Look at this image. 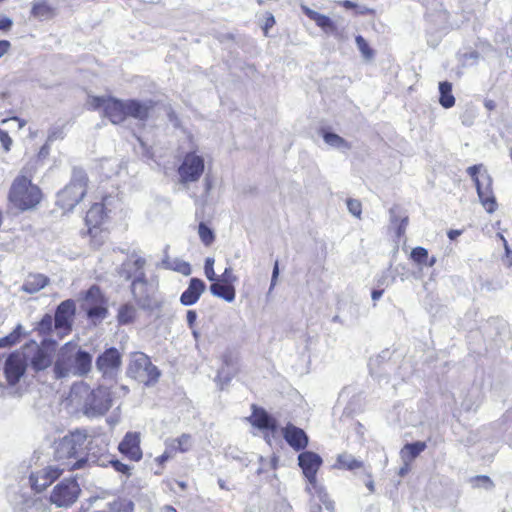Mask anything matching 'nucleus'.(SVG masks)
Listing matches in <instances>:
<instances>
[{
  "mask_svg": "<svg viewBox=\"0 0 512 512\" xmlns=\"http://www.w3.org/2000/svg\"><path fill=\"white\" fill-rule=\"evenodd\" d=\"M251 423L259 429H268L273 433L277 431V422L262 409H257L251 416Z\"/></svg>",
  "mask_w": 512,
  "mask_h": 512,
  "instance_id": "a878e982",
  "label": "nucleus"
},
{
  "mask_svg": "<svg viewBox=\"0 0 512 512\" xmlns=\"http://www.w3.org/2000/svg\"><path fill=\"white\" fill-rule=\"evenodd\" d=\"M382 295H383V290H373L371 297H372L373 301H377L378 299L381 298Z\"/></svg>",
  "mask_w": 512,
  "mask_h": 512,
  "instance_id": "338daca9",
  "label": "nucleus"
},
{
  "mask_svg": "<svg viewBox=\"0 0 512 512\" xmlns=\"http://www.w3.org/2000/svg\"><path fill=\"white\" fill-rule=\"evenodd\" d=\"M174 455L173 452H170L169 449L166 448V450L164 451V453L159 456L157 458V461L160 463V464H163L164 462H166L169 458H171L172 456Z\"/></svg>",
  "mask_w": 512,
  "mask_h": 512,
  "instance_id": "680f3d73",
  "label": "nucleus"
},
{
  "mask_svg": "<svg viewBox=\"0 0 512 512\" xmlns=\"http://www.w3.org/2000/svg\"><path fill=\"white\" fill-rule=\"evenodd\" d=\"M169 270L176 271L184 276H189L192 272L190 264L178 258L173 259V264L169 266Z\"/></svg>",
  "mask_w": 512,
  "mask_h": 512,
  "instance_id": "a19ab883",
  "label": "nucleus"
},
{
  "mask_svg": "<svg viewBox=\"0 0 512 512\" xmlns=\"http://www.w3.org/2000/svg\"><path fill=\"white\" fill-rule=\"evenodd\" d=\"M348 211L355 217L360 218L362 213V204L357 199H348L346 201Z\"/></svg>",
  "mask_w": 512,
  "mask_h": 512,
  "instance_id": "c03bdc74",
  "label": "nucleus"
},
{
  "mask_svg": "<svg viewBox=\"0 0 512 512\" xmlns=\"http://www.w3.org/2000/svg\"><path fill=\"white\" fill-rule=\"evenodd\" d=\"M460 234H461V231H460V230H450V231L448 232V237H449L451 240H454V239H456V237H458Z\"/></svg>",
  "mask_w": 512,
  "mask_h": 512,
  "instance_id": "774afa93",
  "label": "nucleus"
},
{
  "mask_svg": "<svg viewBox=\"0 0 512 512\" xmlns=\"http://www.w3.org/2000/svg\"><path fill=\"white\" fill-rule=\"evenodd\" d=\"M88 176L86 172L74 167L69 183L57 193L56 204L64 211H72L87 193Z\"/></svg>",
  "mask_w": 512,
  "mask_h": 512,
  "instance_id": "423d86ee",
  "label": "nucleus"
},
{
  "mask_svg": "<svg viewBox=\"0 0 512 512\" xmlns=\"http://www.w3.org/2000/svg\"><path fill=\"white\" fill-rule=\"evenodd\" d=\"M55 8L46 2H37L32 7V15L40 20H48L55 16Z\"/></svg>",
  "mask_w": 512,
  "mask_h": 512,
  "instance_id": "2f4dec72",
  "label": "nucleus"
},
{
  "mask_svg": "<svg viewBox=\"0 0 512 512\" xmlns=\"http://www.w3.org/2000/svg\"><path fill=\"white\" fill-rule=\"evenodd\" d=\"M146 261L142 257L132 256L125 261L120 270V275L126 280L135 278H145L144 266Z\"/></svg>",
  "mask_w": 512,
  "mask_h": 512,
  "instance_id": "4be33fe9",
  "label": "nucleus"
},
{
  "mask_svg": "<svg viewBox=\"0 0 512 512\" xmlns=\"http://www.w3.org/2000/svg\"><path fill=\"white\" fill-rule=\"evenodd\" d=\"M127 374L140 383L150 385L158 380L160 371L146 354L134 352L131 354Z\"/></svg>",
  "mask_w": 512,
  "mask_h": 512,
  "instance_id": "6e6552de",
  "label": "nucleus"
},
{
  "mask_svg": "<svg viewBox=\"0 0 512 512\" xmlns=\"http://www.w3.org/2000/svg\"><path fill=\"white\" fill-rule=\"evenodd\" d=\"M215 260L212 257H207L204 265V273L209 281H216L217 276L214 271Z\"/></svg>",
  "mask_w": 512,
  "mask_h": 512,
  "instance_id": "a18cd8bd",
  "label": "nucleus"
},
{
  "mask_svg": "<svg viewBox=\"0 0 512 512\" xmlns=\"http://www.w3.org/2000/svg\"><path fill=\"white\" fill-rule=\"evenodd\" d=\"M198 234L204 245L209 246L214 241L213 231L204 223H200L198 227Z\"/></svg>",
  "mask_w": 512,
  "mask_h": 512,
  "instance_id": "ea45409f",
  "label": "nucleus"
},
{
  "mask_svg": "<svg viewBox=\"0 0 512 512\" xmlns=\"http://www.w3.org/2000/svg\"><path fill=\"white\" fill-rule=\"evenodd\" d=\"M65 469L68 468L66 466L59 467L57 465H49L35 473H32L29 477L32 489L36 492L43 491L57 480Z\"/></svg>",
  "mask_w": 512,
  "mask_h": 512,
  "instance_id": "2eb2a0df",
  "label": "nucleus"
},
{
  "mask_svg": "<svg viewBox=\"0 0 512 512\" xmlns=\"http://www.w3.org/2000/svg\"><path fill=\"white\" fill-rule=\"evenodd\" d=\"M25 354L27 366L39 372L50 367L53 362L52 350L48 346H39L35 342L26 345L21 350Z\"/></svg>",
  "mask_w": 512,
  "mask_h": 512,
  "instance_id": "9d476101",
  "label": "nucleus"
},
{
  "mask_svg": "<svg viewBox=\"0 0 512 512\" xmlns=\"http://www.w3.org/2000/svg\"><path fill=\"white\" fill-rule=\"evenodd\" d=\"M301 8L305 15L308 16L311 20H313L316 23V25L319 26L325 33L337 36V27L328 16L320 14L305 5H302Z\"/></svg>",
  "mask_w": 512,
  "mask_h": 512,
  "instance_id": "b1692460",
  "label": "nucleus"
},
{
  "mask_svg": "<svg viewBox=\"0 0 512 512\" xmlns=\"http://www.w3.org/2000/svg\"><path fill=\"white\" fill-rule=\"evenodd\" d=\"M206 290V284L199 278H191L187 289L181 294L180 302L184 306L194 305Z\"/></svg>",
  "mask_w": 512,
  "mask_h": 512,
  "instance_id": "5701e85b",
  "label": "nucleus"
},
{
  "mask_svg": "<svg viewBox=\"0 0 512 512\" xmlns=\"http://www.w3.org/2000/svg\"><path fill=\"white\" fill-rule=\"evenodd\" d=\"M210 292L213 296L222 298L229 303L234 301L236 295L233 285L224 284L219 281L210 285Z\"/></svg>",
  "mask_w": 512,
  "mask_h": 512,
  "instance_id": "c756f323",
  "label": "nucleus"
},
{
  "mask_svg": "<svg viewBox=\"0 0 512 512\" xmlns=\"http://www.w3.org/2000/svg\"><path fill=\"white\" fill-rule=\"evenodd\" d=\"M0 142L5 149V151H9L12 145V139L8 135L7 132L0 130Z\"/></svg>",
  "mask_w": 512,
  "mask_h": 512,
  "instance_id": "09e8293b",
  "label": "nucleus"
},
{
  "mask_svg": "<svg viewBox=\"0 0 512 512\" xmlns=\"http://www.w3.org/2000/svg\"><path fill=\"white\" fill-rule=\"evenodd\" d=\"M186 319H187L189 328L192 329L194 327L195 321L197 319L196 312L194 310L187 311Z\"/></svg>",
  "mask_w": 512,
  "mask_h": 512,
  "instance_id": "864d4df0",
  "label": "nucleus"
},
{
  "mask_svg": "<svg viewBox=\"0 0 512 512\" xmlns=\"http://www.w3.org/2000/svg\"><path fill=\"white\" fill-rule=\"evenodd\" d=\"M80 491L76 480L65 479L54 487L50 501L58 507H68L78 499Z\"/></svg>",
  "mask_w": 512,
  "mask_h": 512,
  "instance_id": "ddd939ff",
  "label": "nucleus"
},
{
  "mask_svg": "<svg viewBox=\"0 0 512 512\" xmlns=\"http://www.w3.org/2000/svg\"><path fill=\"white\" fill-rule=\"evenodd\" d=\"M204 159L195 152L187 153L178 168V175L182 184L196 182L204 172Z\"/></svg>",
  "mask_w": 512,
  "mask_h": 512,
  "instance_id": "f8f14e48",
  "label": "nucleus"
},
{
  "mask_svg": "<svg viewBox=\"0 0 512 512\" xmlns=\"http://www.w3.org/2000/svg\"><path fill=\"white\" fill-rule=\"evenodd\" d=\"M192 437L189 434H182L178 438L167 439L165 445L170 452L174 454L177 452L185 453L192 448Z\"/></svg>",
  "mask_w": 512,
  "mask_h": 512,
  "instance_id": "bb28decb",
  "label": "nucleus"
},
{
  "mask_svg": "<svg viewBox=\"0 0 512 512\" xmlns=\"http://www.w3.org/2000/svg\"><path fill=\"white\" fill-rule=\"evenodd\" d=\"M13 22L8 17L0 18V30H9L12 26Z\"/></svg>",
  "mask_w": 512,
  "mask_h": 512,
  "instance_id": "6e6d98bb",
  "label": "nucleus"
},
{
  "mask_svg": "<svg viewBox=\"0 0 512 512\" xmlns=\"http://www.w3.org/2000/svg\"><path fill=\"white\" fill-rule=\"evenodd\" d=\"M355 42H356L357 48L359 49L362 56L366 60H371L374 57V51L370 48L367 41L361 35L356 36Z\"/></svg>",
  "mask_w": 512,
  "mask_h": 512,
  "instance_id": "58836bf2",
  "label": "nucleus"
},
{
  "mask_svg": "<svg viewBox=\"0 0 512 512\" xmlns=\"http://www.w3.org/2000/svg\"><path fill=\"white\" fill-rule=\"evenodd\" d=\"M340 4L345 7L346 9H353L356 7V4L350 0H344L340 2Z\"/></svg>",
  "mask_w": 512,
  "mask_h": 512,
  "instance_id": "69168bd1",
  "label": "nucleus"
},
{
  "mask_svg": "<svg viewBox=\"0 0 512 512\" xmlns=\"http://www.w3.org/2000/svg\"><path fill=\"white\" fill-rule=\"evenodd\" d=\"M426 449V443L417 441L406 444L400 451L403 462L408 465Z\"/></svg>",
  "mask_w": 512,
  "mask_h": 512,
  "instance_id": "c85d7f7f",
  "label": "nucleus"
},
{
  "mask_svg": "<svg viewBox=\"0 0 512 512\" xmlns=\"http://www.w3.org/2000/svg\"><path fill=\"white\" fill-rule=\"evenodd\" d=\"M286 442L295 450L300 451L307 447L309 439L305 431L293 424H287L282 429Z\"/></svg>",
  "mask_w": 512,
  "mask_h": 512,
  "instance_id": "412c9836",
  "label": "nucleus"
},
{
  "mask_svg": "<svg viewBox=\"0 0 512 512\" xmlns=\"http://www.w3.org/2000/svg\"><path fill=\"white\" fill-rule=\"evenodd\" d=\"M337 464L339 468H344L350 471L360 469L364 466L362 461L356 459L353 455L348 453H342L338 455Z\"/></svg>",
  "mask_w": 512,
  "mask_h": 512,
  "instance_id": "473e14b6",
  "label": "nucleus"
},
{
  "mask_svg": "<svg viewBox=\"0 0 512 512\" xmlns=\"http://www.w3.org/2000/svg\"><path fill=\"white\" fill-rule=\"evenodd\" d=\"M278 275H279V267H278V261H276L275 264H274V267H273V272H272V278H271V284H270L269 291H271L275 287Z\"/></svg>",
  "mask_w": 512,
  "mask_h": 512,
  "instance_id": "603ef678",
  "label": "nucleus"
},
{
  "mask_svg": "<svg viewBox=\"0 0 512 512\" xmlns=\"http://www.w3.org/2000/svg\"><path fill=\"white\" fill-rule=\"evenodd\" d=\"M22 335H23V328L19 324L9 335L0 338V348L10 347V346L18 343Z\"/></svg>",
  "mask_w": 512,
  "mask_h": 512,
  "instance_id": "e433bc0d",
  "label": "nucleus"
},
{
  "mask_svg": "<svg viewBox=\"0 0 512 512\" xmlns=\"http://www.w3.org/2000/svg\"><path fill=\"white\" fill-rule=\"evenodd\" d=\"M92 367V355L81 350L77 344L66 343L62 346L54 361L53 373L56 379L71 376H84Z\"/></svg>",
  "mask_w": 512,
  "mask_h": 512,
  "instance_id": "7ed1b4c3",
  "label": "nucleus"
},
{
  "mask_svg": "<svg viewBox=\"0 0 512 512\" xmlns=\"http://www.w3.org/2000/svg\"><path fill=\"white\" fill-rule=\"evenodd\" d=\"M467 173L475 183L482 206L488 213H493L497 209V202L492 189V177L482 165L470 166Z\"/></svg>",
  "mask_w": 512,
  "mask_h": 512,
  "instance_id": "0eeeda50",
  "label": "nucleus"
},
{
  "mask_svg": "<svg viewBox=\"0 0 512 512\" xmlns=\"http://www.w3.org/2000/svg\"><path fill=\"white\" fill-rule=\"evenodd\" d=\"M407 225H408V217H403L401 219L400 224L397 229L398 237H401L405 233Z\"/></svg>",
  "mask_w": 512,
  "mask_h": 512,
  "instance_id": "5fc2aeb1",
  "label": "nucleus"
},
{
  "mask_svg": "<svg viewBox=\"0 0 512 512\" xmlns=\"http://www.w3.org/2000/svg\"><path fill=\"white\" fill-rule=\"evenodd\" d=\"M477 480L482 482V485L485 489H491L493 487V482L488 476H478Z\"/></svg>",
  "mask_w": 512,
  "mask_h": 512,
  "instance_id": "4d7b16f0",
  "label": "nucleus"
},
{
  "mask_svg": "<svg viewBox=\"0 0 512 512\" xmlns=\"http://www.w3.org/2000/svg\"><path fill=\"white\" fill-rule=\"evenodd\" d=\"M72 404L79 406L88 417L104 415L112 406L111 392L106 387L91 389L84 382L72 386L69 395Z\"/></svg>",
  "mask_w": 512,
  "mask_h": 512,
  "instance_id": "f03ea898",
  "label": "nucleus"
},
{
  "mask_svg": "<svg viewBox=\"0 0 512 512\" xmlns=\"http://www.w3.org/2000/svg\"><path fill=\"white\" fill-rule=\"evenodd\" d=\"M111 466L117 471V472H120L126 476H129L130 475V471L132 469L131 466L127 465V464H124L122 463L121 461L119 460H109L108 461Z\"/></svg>",
  "mask_w": 512,
  "mask_h": 512,
  "instance_id": "49530a36",
  "label": "nucleus"
},
{
  "mask_svg": "<svg viewBox=\"0 0 512 512\" xmlns=\"http://www.w3.org/2000/svg\"><path fill=\"white\" fill-rule=\"evenodd\" d=\"M154 104L152 100L140 101L128 99L126 107L127 117H132L138 121L144 122L150 117Z\"/></svg>",
  "mask_w": 512,
  "mask_h": 512,
  "instance_id": "aec40b11",
  "label": "nucleus"
},
{
  "mask_svg": "<svg viewBox=\"0 0 512 512\" xmlns=\"http://www.w3.org/2000/svg\"><path fill=\"white\" fill-rule=\"evenodd\" d=\"M75 314V303L73 300H65L57 307L54 326L61 334H67L71 329V323Z\"/></svg>",
  "mask_w": 512,
  "mask_h": 512,
  "instance_id": "f3484780",
  "label": "nucleus"
},
{
  "mask_svg": "<svg viewBox=\"0 0 512 512\" xmlns=\"http://www.w3.org/2000/svg\"><path fill=\"white\" fill-rule=\"evenodd\" d=\"M121 364V355L115 348L107 349L96 360L97 369L104 376H112L119 369Z\"/></svg>",
  "mask_w": 512,
  "mask_h": 512,
  "instance_id": "a211bd4d",
  "label": "nucleus"
},
{
  "mask_svg": "<svg viewBox=\"0 0 512 512\" xmlns=\"http://www.w3.org/2000/svg\"><path fill=\"white\" fill-rule=\"evenodd\" d=\"M167 250H168V247L165 248V256L161 262V267L164 268V269H168L169 270V266H171V264H173V260H171L167 254Z\"/></svg>",
  "mask_w": 512,
  "mask_h": 512,
  "instance_id": "bf43d9fd",
  "label": "nucleus"
},
{
  "mask_svg": "<svg viewBox=\"0 0 512 512\" xmlns=\"http://www.w3.org/2000/svg\"><path fill=\"white\" fill-rule=\"evenodd\" d=\"M104 205L101 203L93 204L86 213V224L89 227L90 233L92 228L98 227L105 218Z\"/></svg>",
  "mask_w": 512,
  "mask_h": 512,
  "instance_id": "cd10ccee",
  "label": "nucleus"
},
{
  "mask_svg": "<svg viewBox=\"0 0 512 512\" xmlns=\"http://www.w3.org/2000/svg\"><path fill=\"white\" fill-rule=\"evenodd\" d=\"M87 310L88 317L93 321H102L106 318L108 314V310L105 307V303H100L96 305H91L88 307H85Z\"/></svg>",
  "mask_w": 512,
  "mask_h": 512,
  "instance_id": "c9c22d12",
  "label": "nucleus"
},
{
  "mask_svg": "<svg viewBox=\"0 0 512 512\" xmlns=\"http://www.w3.org/2000/svg\"><path fill=\"white\" fill-rule=\"evenodd\" d=\"M410 257L415 263L425 265L428 260V251L423 247H416L412 249Z\"/></svg>",
  "mask_w": 512,
  "mask_h": 512,
  "instance_id": "79ce46f5",
  "label": "nucleus"
},
{
  "mask_svg": "<svg viewBox=\"0 0 512 512\" xmlns=\"http://www.w3.org/2000/svg\"><path fill=\"white\" fill-rule=\"evenodd\" d=\"M50 283V279L40 273H31L24 280L21 290L28 293L34 294L45 288Z\"/></svg>",
  "mask_w": 512,
  "mask_h": 512,
  "instance_id": "393cba45",
  "label": "nucleus"
},
{
  "mask_svg": "<svg viewBox=\"0 0 512 512\" xmlns=\"http://www.w3.org/2000/svg\"><path fill=\"white\" fill-rule=\"evenodd\" d=\"M54 323V318L50 315H45L39 323V330L42 332L49 331Z\"/></svg>",
  "mask_w": 512,
  "mask_h": 512,
  "instance_id": "de8ad7c7",
  "label": "nucleus"
},
{
  "mask_svg": "<svg viewBox=\"0 0 512 512\" xmlns=\"http://www.w3.org/2000/svg\"><path fill=\"white\" fill-rule=\"evenodd\" d=\"M106 495H107V493L105 492L102 494V496H92L89 498V503L91 505H93V504L97 503L99 500L105 499Z\"/></svg>",
  "mask_w": 512,
  "mask_h": 512,
  "instance_id": "e2e57ef3",
  "label": "nucleus"
},
{
  "mask_svg": "<svg viewBox=\"0 0 512 512\" xmlns=\"http://www.w3.org/2000/svg\"><path fill=\"white\" fill-rule=\"evenodd\" d=\"M131 291L140 308L153 311L160 307V302L155 296V289L147 283L146 278L132 280Z\"/></svg>",
  "mask_w": 512,
  "mask_h": 512,
  "instance_id": "9b49d317",
  "label": "nucleus"
},
{
  "mask_svg": "<svg viewBox=\"0 0 512 512\" xmlns=\"http://www.w3.org/2000/svg\"><path fill=\"white\" fill-rule=\"evenodd\" d=\"M88 105L92 109L103 108L104 115L113 123L120 124L127 118V100H119L111 97H90Z\"/></svg>",
  "mask_w": 512,
  "mask_h": 512,
  "instance_id": "1a4fd4ad",
  "label": "nucleus"
},
{
  "mask_svg": "<svg viewBox=\"0 0 512 512\" xmlns=\"http://www.w3.org/2000/svg\"><path fill=\"white\" fill-rule=\"evenodd\" d=\"M118 449L121 454L132 461H140L142 459V450L140 448V433L128 432L123 440L119 443Z\"/></svg>",
  "mask_w": 512,
  "mask_h": 512,
  "instance_id": "6ab92c4d",
  "label": "nucleus"
},
{
  "mask_svg": "<svg viewBox=\"0 0 512 512\" xmlns=\"http://www.w3.org/2000/svg\"><path fill=\"white\" fill-rule=\"evenodd\" d=\"M10 42L7 40H0V58L6 54L10 48Z\"/></svg>",
  "mask_w": 512,
  "mask_h": 512,
  "instance_id": "052dcab7",
  "label": "nucleus"
},
{
  "mask_svg": "<svg viewBox=\"0 0 512 512\" xmlns=\"http://www.w3.org/2000/svg\"><path fill=\"white\" fill-rule=\"evenodd\" d=\"M37 162L38 160L28 162L10 187L9 201L22 211L34 208L42 199L40 188L33 184L31 180L37 169Z\"/></svg>",
  "mask_w": 512,
  "mask_h": 512,
  "instance_id": "20e7f679",
  "label": "nucleus"
},
{
  "mask_svg": "<svg viewBox=\"0 0 512 512\" xmlns=\"http://www.w3.org/2000/svg\"><path fill=\"white\" fill-rule=\"evenodd\" d=\"M136 315V309L131 304H124L118 311V321L121 324H128L133 321Z\"/></svg>",
  "mask_w": 512,
  "mask_h": 512,
  "instance_id": "4c0bfd02",
  "label": "nucleus"
},
{
  "mask_svg": "<svg viewBox=\"0 0 512 512\" xmlns=\"http://www.w3.org/2000/svg\"><path fill=\"white\" fill-rule=\"evenodd\" d=\"M216 281L234 286V283L238 281V277L233 274L231 267H227L224 272L217 277Z\"/></svg>",
  "mask_w": 512,
  "mask_h": 512,
  "instance_id": "37998d69",
  "label": "nucleus"
},
{
  "mask_svg": "<svg viewBox=\"0 0 512 512\" xmlns=\"http://www.w3.org/2000/svg\"><path fill=\"white\" fill-rule=\"evenodd\" d=\"M123 506V502L117 499L108 503L109 510L103 512H119Z\"/></svg>",
  "mask_w": 512,
  "mask_h": 512,
  "instance_id": "8fccbe9b",
  "label": "nucleus"
},
{
  "mask_svg": "<svg viewBox=\"0 0 512 512\" xmlns=\"http://www.w3.org/2000/svg\"><path fill=\"white\" fill-rule=\"evenodd\" d=\"M439 102L444 108H451L455 104V97L452 94L451 83L444 81L439 83Z\"/></svg>",
  "mask_w": 512,
  "mask_h": 512,
  "instance_id": "7c9ffc66",
  "label": "nucleus"
},
{
  "mask_svg": "<svg viewBox=\"0 0 512 512\" xmlns=\"http://www.w3.org/2000/svg\"><path fill=\"white\" fill-rule=\"evenodd\" d=\"M63 138V131L61 129H53L48 134L47 142H53L57 139Z\"/></svg>",
  "mask_w": 512,
  "mask_h": 512,
  "instance_id": "3c124183",
  "label": "nucleus"
},
{
  "mask_svg": "<svg viewBox=\"0 0 512 512\" xmlns=\"http://www.w3.org/2000/svg\"><path fill=\"white\" fill-rule=\"evenodd\" d=\"M100 303H106V300L97 285L91 286L85 293L84 306L88 307Z\"/></svg>",
  "mask_w": 512,
  "mask_h": 512,
  "instance_id": "72a5a7b5",
  "label": "nucleus"
},
{
  "mask_svg": "<svg viewBox=\"0 0 512 512\" xmlns=\"http://www.w3.org/2000/svg\"><path fill=\"white\" fill-rule=\"evenodd\" d=\"M238 373V355L233 351H226L222 356V366L218 370L216 381L223 389Z\"/></svg>",
  "mask_w": 512,
  "mask_h": 512,
  "instance_id": "dca6fc26",
  "label": "nucleus"
},
{
  "mask_svg": "<svg viewBox=\"0 0 512 512\" xmlns=\"http://www.w3.org/2000/svg\"><path fill=\"white\" fill-rule=\"evenodd\" d=\"M322 462L320 455L312 451H305L298 455V464L308 481L306 491L311 495H316L327 510L333 511L334 502L329 498L325 488L318 483L316 477Z\"/></svg>",
  "mask_w": 512,
  "mask_h": 512,
  "instance_id": "39448f33",
  "label": "nucleus"
},
{
  "mask_svg": "<svg viewBox=\"0 0 512 512\" xmlns=\"http://www.w3.org/2000/svg\"><path fill=\"white\" fill-rule=\"evenodd\" d=\"M47 142L45 145H43L39 151V157H46L49 153V146Z\"/></svg>",
  "mask_w": 512,
  "mask_h": 512,
  "instance_id": "0e129e2a",
  "label": "nucleus"
},
{
  "mask_svg": "<svg viewBox=\"0 0 512 512\" xmlns=\"http://www.w3.org/2000/svg\"><path fill=\"white\" fill-rule=\"evenodd\" d=\"M27 368L25 354L21 351L14 352L8 356L4 364V375L8 385H16L23 377Z\"/></svg>",
  "mask_w": 512,
  "mask_h": 512,
  "instance_id": "4468645a",
  "label": "nucleus"
},
{
  "mask_svg": "<svg viewBox=\"0 0 512 512\" xmlns=\"http://www.w3.org/2000/svg\"><path fill=\"white\" fill-rule=\"evenodd\" d=\"M94 440H88L86 430L77 429L64 436L57 445L55 458L62 461V466L75 470L87 465L98 464V459L91 453Z\"/></svg>",
  "mask_w": 512,
  "mask_h": 512,
  "instance_id": "f257e3e1",
  "label": "nucleus"
},
{
  "mask_svg": "<svg viewBox=\"0 0 512 512\" xmlns=\"http://www.w3.org/2000/svg\"><path fill=\"white\" fill-rule=\"evenodd\" d=\"M274 24H275V18L272 14L269 13L267 15L265 25L263 27L265 35L267 34L268 29L271 28Z\"/></svg>",
  "mask_w": 512,
  "mask_h": 512,
  "instance_id": "13d9d810",
  "label": "nucleus"
},
{
  "mask_svg": "<svg viewBox=\"0 0 512 512\" xmlns=\"http://www.w3.org/2000/svg\"><path fill=\"white\" fill-rule=\"evenodd\" d=\"M323 139L326 144L333 148L337 149H350L349 143L339 136L338 134L332 133V132H324L323 133Z\"/></svg>",
  "mask_w": 512,
  "mask_h": 512,
  "instance_id": "f704fd0d",
  "label": "nucleus"
}]
</instances>
